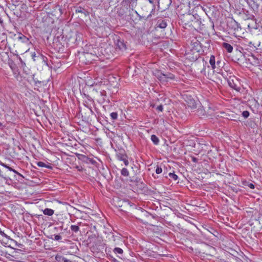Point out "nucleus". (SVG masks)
<instances>
[{
	"label": "nucleus",
	"mask_w": 262,
	"mask_h": 262,
	"mask_svg": "<svg viewBox=\"0 0 262 262\" xmlns=\"http://www.w3.org/2000/svg\"><path fill=\"white\" fill-rule=\"evenodd\" d=\"M89 9L88 6H84L83 7L76 6L74 7L72 9V11L75 12L76 14L84 16L89 15Z\"/></svg>",
	"instance_id": "obj_1"
},
{
	"label": "nucleus",
	"mask_w": 262,
	"mask_h": 262,
	"mask_svg": "<svg viewBox=\"0 0 262 262\" xmlns=\"http://www.w3.org/2000/svg\"><path fill=\"white\" fill-rule=\"evenodd\" d=\"M116 157L118 160L123 161L125 166L129 164L127 156L124 151H119L116 154Z\"/></svg>",
	"instance_id": "obj_2"
},
{
	"label": "nucleus",
	"mask_w": 262,
	"mask_h": 262,
	"mask_svg": "<svg viewBox=\"0 0 262 262\" xmlns=\"http://www.w3.org/2000/svg\"><path fill=\"white\" fill-rule=\"evenodd\" d=\"M230 20L228 21L227 25L229 28L233 29L234 30H238L241 28L239 24L236 21L233 17H229Z\"/></svg>",
	"instance_id": "obj_3"
},
{
	"label": "nucleus",
	"mask_w": 262,
	"mask_h": 262,
	"mask_svg": "<svg viewBox=\"0 0 262 262\" xmlns=\"http://www.w3.org/2000/svg\"><path fill=\"white\" fill-rule=\"evenodd\" d=\"M251 22L249 23L248 24L249 27H251L253 29H257L259 27H261V25L260 24L259 22L257 23V19L254 18V17H252L251 19Z\"/></svg>",
	"instance_id": "obj_4"
},
{
	"label": "nucleus",
	"mask_w": 262,
	"mask_h": 262,
	"mask_svg": "<svg viewBox=\"0 0 262 262\" xmlns=\"http://www.w3.org/2000/svg\"><path fill=\"white\" fill-rule=\"evenodd\" d=\"M228 82L229 85L232 89H233L236 91L239 90V89H240L239 87L237 85V83H236V82L234 81V80L233 78H230L228 79Z\"/></svg>",
	"instance_id": "obj_5"
},
{
	"label": "nucleus",
	"mask_w": 262,
	"mask_h": 262,
	"mask_svg": "<svg viewBox=\"0 0 262 262\" xmlns=\"http://www.w3.org/2000/svg\"><path fill=\"white\" fill-rule=\"evenodd\" d=\"M156 76L162 83L167 82L165 74L158 71L156 73Z\"/></svg>",
	"instance_id": "obj_6"
},
{
	"label": "nucleus",
	"mask_w": 262,
	"mask_h": 262,
	"mask_svg": "<svg viewBox=\"0 0 262 262\" xmlns=\"http://www.w3.org/2000/svg\"><path fill=\"white\" fill-rule=\"evenodd\" d=\"M55 259L57 262H72L70 260L59 254L55 256Z\"/></svg>",
	"instance_id": "obj_7"
},
{
	"label": "nucleus",
	"mask_w": 262,
	"mask_h": 262,
	"mask_svg": "<svg viewBox=\"0 0 262 262\" xmlns=\"http://www.w3.org/2000/svg\"><path fill=\"white\" fill-rule=\"evenodd\" d=\"M36 164L39 167H45V168H48L49 169H52L53 168L52 165L50 164H49V163L46 164V163H45L43 162H41V161L37 162L36 163Z\"/></svg>",
	"instance_id": "obj_8"
},
{
	"label": "nucleus",
	"mask_w": 262,
	"mask_h": 262,
	"mask_svg": "<svg viewBox=\"0 0 262 262\" xmlns=\"http://www.w3.org/2000/svg\"><path fill=\"white\" fill-rule=\"evenodd\" d=\"M0 165H2V166L7 168L9 170H10L11 171H13L14 173L17 174L18 175H19L20 176H21V174H20L18 172H17L16 170H15V169H13L12 168L9 167L8 165H7L2 162H0Z\"/></svg>",
	"instance_id": "obj_9"
},
{
	"label": "nucleus",
	"mask_w": 262,
	"mask_h": 262,
	"mask_svg": "<svg viewBox=\"0 0 262 262\" xmlns=\"http://www.w3.org/2000/svg\"><path fill=\"white\" fill-rule=\"evenodd\" d=\"M222 46L227 50L228 53H231L233 51V47L229 43L224 42L223 43Z\"/></svg>",
	"instance_id": "obj_10"
},
{
	"label": "nucleus",
	"mask_w": 262,
	"mask_h": 262,
	"mask_svg": "<svg viewBox=\"0 0 262 262\" xmlns=\"http://www.w3.org/2000/svg\"><path fill=\"white\" fill-rule=\"evenodd\" d=\"M157 26L160 28L164 29L167 26V23L165 20H160L158 21Z\"/></svg>",
	"instance_id": "obj_11"
},
{
	"label": "nucleus",
	"mask_w": 262,
	"mask_h": 262,
	"mask_svg": "<svg viewBox=\"0 0 262 262\" xmlns=\"http://www.w3.org/2000/svg\"><path fill=\"white\" fill-rule=\"evenodd\" d=\"M209 63L211 65L212 70H214L216 68L215 66V57L213 55H211L209 59Z\"/></svg>",
	"instance_id": "obj_12"
},
{
	"label": "nucleus",
	"mask_w": 262,
	"mask_h": 262,
	"mask_svg": "<svg viewBox=\"0 0 262 262\" xmlns=\"http://www.w3.org/2000/svg\"><path fill=\"white\" fill-rule=\"evenodd\" d=\"M18 39L20 40L23 43H28L29 42V39L25 35L22 34H20L19 36L18 37Z\"/></svg>",
	"instance_id": "obj_13"
},
{
	"label": "nucleus",
	"mask_w": 262,
	"mask_h": 262,
	"mask_svg": "<svg viewBox=\"0 0 262 262\" xmlns=\"http://www.w3.org/2000/svg\"><path fill=\"white\" fill-rule=\"evenodd\" d=\"M116 46L120 50H123L126 49L125 45L123 41L118 40L116 43Z\"/></svg>",
	"instance_id": "obj_14"
},
{
	"label": "nucleus",
	"mask_w": 262,
	"mask_h": 262,
	"mask_svg": "<svg viewBox=\"0 0 262 262\" xmlns=\"http://www.w3.org/2000/svg\"><path fill=\"white\" fill-rule=\"evenodd\" d=\"M260 45L259 43L258 44H257L256 45H255L252 42L249 41L248 42V46L249 47V49L252 51H255L256 50L257 46H258Z\"/></svg>",
	"instance_id": "obj_15"
},
{
	"label": "nucleus",
	"mask_w": 262,
	"mask_h": 262,
	"mask_svg": "<svg viewBox=\"0 0 262 262\" xmlns=\"http://www.w3.org/2000/svg\"><path fill=\"white\" fill-rule=\"evenodd\" d=\"M187 103L188 106L191 108H195L196 107V102L193 99H190Z\"/></svg>",
	"instance_id": "obj_16"
},
{
	"label": "nucleus",
	"mask_w": 262,
	"mask_h": 262,
	"mask_svg": "<svg viewBox=\"0 0 262 262\" xmlns=\"http://www.w3.org/2000/svg\"><path fill=\"white\" fill-rule=\"evenodd\" d=\"M151 140L155 145H158L159 143V138L155 135H152L151 136Z\"/></svg>",
	"instance_id": "obj_17"
},
{
	"label": "nucleus",
	"mask_w": 262,
	"mask_h": 262,
	"mask_svg": "<svg viewBox=\"0 0 262 262\" xmlns=\"http://www.w3.org/2000/svg\"><path fill=\"white\" fill-rule=\"evenodd\" d=\"M43 213L45 215L51 216L54 214V210L51 209L46 208L43 210Z\"/></svg>",
	"instance_id": "obj_18"
},
{
	"label": "nucleus",
	"mask_w": 262,
	"mask_h": 262,
	"mask_svg": "<svg viewBox=\"0 0 262 262\" xmlns=\"http://www.w3.org/2000/svg\"><path fill=\"white\" fill-rule=\"evenodd\" d=\"M121 174L123 177H128L129 172L127 168H123L121 170Z\"/></svg>",
	"instance_id": "obj_19"
},
{
	"label": "nucleus",
	"mask_w": 262,
	"mask_h": 262,
	"mask_svg": "<svg viewBox=\"0 0 262 262\" xmlns=\"http://www.w3.org/2000/svg\"><path fill=\"white\" fill-rule=\"evenodd\" d=\"M113 251L116 254H122L123 252V250L121 248H118V247L115 248L114 249Z\"/></svg>",
	"instance_id": "obj_20"
},
{
	"label": "nucleus",
	"mask_w": 262,
	"mask_h": 262,
	"mask_svg": "<svg viewBox=\"0 0 262 262\" xmlns=\"http://www.w3.org/2000/svg\"><path fill=\"white\" fill-rule=\"evenodd\" d=\"M166 81H168V79H174V76L171 73H167L165 74Z\"/></svg>",
	"instance_id": "obj_21"
},
{
	"label": "nucleus",
	"mask_w": 262,
	"mask_h": 262,
	"mask_svg": "<svg viewBox=\"0 0 262 262\" xmlns=\"http://www.w3.org/2000/svg\"><path fill=\"white\" fill-rule=\"evenodd\" d=\"M71 229L74 232H77L79 230V227L78 226L72 225L71 226Z\"/></svg>",
	"instance_id": "obj_22"
},
{
	"label": "nucleus",
	"mask_w": 262,
	"mask_h": 262,
	"mask_svg": "<svg viewBox=\"0 0 262 262\" xmlns=\"http://www.w3.org/2000/svg\"><path fill=\"white\" fill-rule=\"evenodd\" d=\"M168 175L170 178L172 179L173 180L175 181L177 180L178 178V176L174 173L170 172L169 173Z\"/></svg>",
	"instance_id": "obj_23"
},
{
	"label": "nucleus",
	"mask_w": 262,
	"mask_h": 262,
	"mask_svg": "<svg viewBox=\"0 0 262 262\" xmlns=\"http://www.w3.org/2000/svg\"><path fill=\"white\" fill-rule=\"evenodd\" d=\"M111 117L113 120H116L118 117V114L116 112H113L110 114Z\"/></svg>",
	"instance_id": "obj_24"
},
{
	"label": "nucleus",
	"mask_w": 262,
	"mask_h": 262,
	"mask_svg": "<svg viewBox=\"0 0 262 262\" xmlns=\"http://www.w3.org/2000/svg\"><path fill=\"white\" fill-rule=\"evenodd\" d=\"M242 115H243V116L246 118H248L249 116V112L247 111H244L242 113Z\"/></svg>",
	"instance_id": "obj_25"
},
{
	"label": "nucleus",
	"mask_w": 262,
	"mask_h": 262,
	"mask_svg": "<svg viewBox=\"0 0 262 262\" xmlns=\"http://www.w3.org/2000/svg\"><path fill=\"white\" fill-rule=\"evenodd\" d=\"M162 172V169L161 167L157 166L156 169V172L157 174H160Z\"/></svg>",
	"instance_id": "obj_26"
},
{
	"label": "nucleus",
	"mask_w": 262,
	"mask_h": 262,
	"mask_svg": "<svg viewBox=\"0 0 262 262\" xmlns=\"http://www.w3.org/2000/svg\"><path fill=\"white\" fill-rule=\"evenodd\" d=\"M61 239V236L59 235H55L54 239L55 241H59Z\"/></svg>",
	"instance_id": "obj_27"
},
{
	"label": "nucleus",
	"mask_w": 262,
	"mask_h": 262,
	"mask_svg": "<svg viewBox=\"0 0 262 262\" xmlns=\"http://www.w3.org/2000/svg\"><path fill=\"white\" fill-rule=\"evenodd\" d=\"M157 110L159 111L162 112L163 110V105H160L158 106L157 107Z\"/></svg>",
	"instance_id": "obj_28"
},
{
	"label": "nucleus",
	"mask_w": 262,
	"mask_h": 262,
	"mask_svg": "<svg viewBox=\"0 0 262 262\" xmlns=\"http://www.w3.org/2000/svg\"><path fill=\"white\" fill-rule=\"evenodd\" d=\"M247 186L251 189H254V185L251 183H249L247 185Z\"/></svg>",
	"instance_id": "obj_29"
},
{
	"label": "nucleus",
	"mask_w": 262,
	"mask_h": 262,
	"mask_svg": "<svg viewBox=\"0 0 262 262\" xmlns=\"http://www.w3.org/2000/svg\"><path fill=\"white\" fill-rule=\"evenodd\" d=\"M91 54H89L88 53H86L84 54L85 57L89 58L90 56H91Z\"/></svg>",
	"instance_id": "obj_30"
},
{
	"label": "nucleus",
	"mask_w": 262,
	"mask_h": 262,
	"mask_svg": "<svg viewBox=\"0 0 262 262\" xmlns=\"http://www.w3.org/2000/svg\"><path fill=\"white\" fill-rule=\"evenodd\" d=\"M0 234L2 236H6V235L5 234V233L0 229Z\"/></svg>",
	"instance_id": "obj_31"
},
{
	"label": "nucleus",
	"mask_w": 262,
	"mask_h": 262,
	"mask_svg": "<svg viewBox=\"0 0 262 262\" xmlns=\"http://www.w3.org/2000/svg\"><path fill=\"white\" fill-rule=\"evenodd\" d=\"M48 18V21L49 22H52L53 23V20L52 19V17H47Z\"/></svg>",
	"instance_id": "obj_32"
},
{
	"label": "nucleus",
	"mask_w": 262,
	"mask_h": 262,
	"mask_svg": "<svg viewBox=\"0 0 262 262\" xmlns=\"http://www.w3.org/2000/svg\"><path fill=\"white\" fill-rule=\"evenodd\" d=\"M115 237H119V236H115V235H113L112 236V238H113V241H115V240H116V238H115Z\"/></svg>",
	"instance_id": "obj_33"
},
{
	"label": "nucleus",
	"mask_w": 262,
	"mask_h": 262,
	"mask_svg": "<svg viewBox=\"0 0 262 262\" xmlns=\"http://www.w3.org/2000/svg\"><path fill=\"white\" fill-rule=\"evenodd\" d=\"M76 168L77 169V170H78V171H81V170H82V167H79V166H77V167H76Z\"/></svg>",
	"instance_id": "obj_34"
},
{
	"label": "nucleus",
	"mask_w": 262,
	"mask_h": 262,
	"mask_svg": "<svg viewBox=\"0 0 262 262\" xmlns=\"http://www.w3.org/2000/svg\"><path fill=\"white\" fill-rule=\"evenodd\" d=\"M148 1H149V3H150V4H153L154 3V1H155V0H148Z\"/></svg>",
	"instance_id": "obj_35"
},
{
	"label": "nucleus",
	"mask_w": 262,
	"mask_h": 262,
	"mask_svg": "<svg viewBox=\"0 0 262 262\" xmlns=\"http://www.w3.org/2000/svg\"><path fill=\"white\" fill-rule=\"evenodd\" d=\"M192 161H193V162H196V158H194V157H193V158H192Z\"/></svg>",
	"instance_id": "obj_36"
},
{
	"label": "nucleus",
	"mask_w": 262,
	"mask_h": 262,
	"mask_svg": "<svg viewBox=\"0 0 262 262\" xmlns=\"http://www.w3.org/2000/svg\"><path fill=\"white\" fill-rule=\"evenodd\" d=\"M204 11L205 12L206 14L208 16H209V14H208V13H207V12H206L205 10H204Z\"/></svg>",
	"instance_id": "obj_37"
},
{
	"label": "nucleus",
	"mask_w": 262,
	"mask_h": 262,
	"mask_svg": "<svg viewBox=\"0 0 262 262\" xmlns=\"http://www.w3.org/2000/svg\"><path fill=\"white\" fill-rule=\"evenodd\" d=\"M3 20H2V17H0V23H2Z\"/></svg>",
	"instance_id": "obj_38"
},
{
	"label": "nucleus",
	"mask_w": 262,
	"mask_h": 262,
	"mask_svg": "<svg viewBox=\"0 0 262 262\" xmlns=\"http://www.w3.org/2000/svg\"><path fill=\"white\" fill-rule=\"evenodd\" d=\"M220 63V61H217L216 62L217 64H219Z\"/></svg>",
	"instance_id": "obj_39"
},
{
	"label": "nucleus",
	"mask_w": 262,
	"mask_h": 262,
	"mask_svg": "<svg viewBox=\"0 0 262 262\" xmlns=\"http://www.w3.org/2000/svg\"><path fill=\"white\" fill-rule=\"evenodd\" d=\"M200 9H202V10H203V7H200Z\"/></svg>",
	"instance_id": "obj_40"
},
{
	"label": "nucleus",
	"mask_w": 262,
	"mask_h": 262,
	"mask_svg": "<svg viewBox=\"0 0 262 262\" xmlns=\"http://www.w3.org/2000/svg\"><path fill=\"white\" fill-rule=\"evenodd\" d=\"M0 176H1V170H0Z\"/></svg>",
	"instance_id": "obj_41"
},
{
	"label": "nucleus",
	"mask_w": 262,
	"mask_h": 262,
	"mask_svg": "<svg viewBox=\"0 0 262 262\" xmlns=\"http://www.w3.org/2000/svg\"><path fill=\"white\" fill-rule=\"evenodd\" d=\"M148 16H151V14H149Z\"/></svg>",
	"instance_id": "obj_42"
},
{
	"label": "nucleus",
	"mask_w": 262,
	"mask_h": 262,
	"mask_svg": "<svg viewBox=\"0 0 262 262\" xmlns=\"http://www.w3.org/2000/svg\"><path fill=\"white\" fill-rule=\"evenodd\" d=\"M21 2H23V0H20Z\"/></svg>",
	"instance_id": "obj_43"
}]
</instances>
